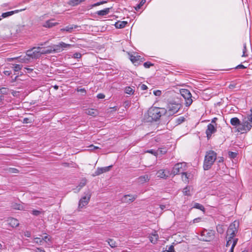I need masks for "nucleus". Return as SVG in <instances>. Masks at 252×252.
<instances>
[{
  "mask_svg": "<svg viewBox=\"0 0 252 252\" xmlns=\"http://www.w3.org/2000/svg\"><path fill=\"white\" fill-rule=\"evenodd\" d=\"M166 112V110L164 108L152 107L149 109L147 112L148 117H147L146 114H145V117L147 118L148 122L157 121Z\"/></svg>",
  "mask_w": 252,
  "mask_h": 252,
  "instance_id": "nucleus-1",
  "label": "nucleus"
},
{
  "mask_svg": "<svg viewBox=\"0 0 252 252\" xmlns=\"http://www.w3.org/2000/svg\"><path fill=\"white\" fill-rule=\"evenodd\" d=\"M217 154L212 150L207 151L205 156L203 168L205 170L210 169L215 161L216 160Z\"/></svg>",
  "mask_w": 252,
  "mask_h": 252,
  "instance_id": "nucleus-2",
  "label": "nucleus"
},
{
  "mask_svg": "<svg viewBox=\"0 0 252 252\" xmlns=\"http://www.w3.org/2000/svg\"><path fill=\"white\" fill-rule=\"evenodd\" d=\"M183 107L182 101L177 97V100L171 101L168 103V112L169 114H174L177 113Z\"/></svg>",
  "mask_w": 252,
  "mask_h": 252,
  "instance_id": "nucleus-3",
  "label": "nucleus"
},
{
  "mask_svg": "<svg viewBox=\"0 0 252 252\" xmlns=\"http://www.w3.org/2000/svg\"><path fill=\"white\" fill-rule=\"evenodd\" d=\"M180 93L181 95L185 99V105L186 106H190L193 102L192 95L190 91L188 89H181L180 90Z\"/></svg>",
  "mask_w": 252,
  "mask_h": 252,
  "instance_id": "nucleus-4",
  "label": "nucleus"
},
{
  "mask_svg": "<svg viewBox=\"0 0 252 252\" xmlns=\"http://www.w3.org/2000/svg\"><path fill=\"white\" fill-rule=\"evenodd\" d=\"M215 234L214 230L204 229L201 232L202 238L200 240L203 241L210 242L214 238Z\"/></svg>",
  "mask_w": 252,
  "mask_h": 252,
  "instance_id": "nucleus-5",
  "label": "nucleus"
},
{
  "mask_svg": "<svg viewBox=\"0 0 252 252\" xmlns=\"http://www.w3.org/2000/svg\"><path fill=\"white\" fill-rule=\"evenodd\" d=\"M238 226L239 223L236 221H234L230 224L226 232L227 236H228V237L234 239V237L236 235V233L238 231Z\"/></svg>",
  "mask_w": 252,
  "mask_h": 252,
  "instance_id": "nucleus-6",
  "label": "nucleus"
},
{
  "mask_svg": "<svg viewBox=\"0 0 252 252\" xmlns=\"http://www.w3.org/2000/svg\"><path fill=\"white\" fill-rule=\"evenodd\" d=\"M252 127L251 123L246 121V119H244L242 123H240V125L238 126L237 131L243 133L247 132L250 131Z\"/></svg>",
  "mask_w": 252,
  "mask_h": 252,
  "instance_id": "nucleus-7",
  "label": "nucleus"
},
{
  "mask_svg": "<svg viewBox=\"0 0 252 252\" xmlns=\"http://www.w3.org/2000/svg\"><path fill=\"white\" fill-rule=\"evenodd\" d=\"M185 170H186V163H178L173 167L171 174L175 176L180 173L182 174Z\"/></svg>",
  "mask_w": 252,
  "mask_h": 252,
  "instance_id": "nucleus-8",
  "label": "nucleus"
},
{
  "mask_svg": "<svg viewBox=\"0 0 252 252\" xmlns=\"http://www.w3.org/2000/svg\"><path fill=\"white\" fill-rule=\"evenodd\" d=\"M39 47H33L31 50L27 51L26 55L32 59H38L40 57Z\"/></svg>",
  "mask_w": 252,
  "mask_h": 252,
  "instance_id": "nucleus-9",
  "label": "nucleus"
},
{
  "mask_svg": "<svg viewBox=\"0 0 252 252\" xmlns=\"http://www.w3.org/2000/svg\"><path fill=\"white\" fill-rule=\"evenodd\" d=\"M91 194L90 193V191H88L86 194V195L82 197L79 202V208H83V207L86 206L90 200V198H91Z\"/></svg>",
  "mask_w": 252,
  "mask_h": 252,
  "instance_id": "nucleus-10",
  "label": "nucleus"
},
{
  "mask_svg": "<svg viewBox=\"0 0 252 252\" xmlns=\"http://www.w3.org/2000/svg\"><path fill=\"white\" fill-rule=\"evenodd\" d=\"M129 59L135 65H138L141 63H142L144 60V58H142L139 55H135L132 54L129 55Z\"/></svg>",
  "mask_w": 252,
  "mask_h": 252,
  "instance_id": "nucleus-11",
  "label": "nucleus"
},
{
  "mask_svg": "<svg viewBox=\"0 0 252 252\" xmlns=\"http://www.w3.org/2000/svg\"><path fill=\"white\" fill-rule=\"evenodd\" d=\"M217 131L216 127L212 124H209L207 126V128L206 130V134L208 139H210L212 135Z\"/></svg>",
  "mask_w": 252,
  "mask_h": 252,
  "instance_id": "nucleus-12",
  "label": "nucleus"
},
{
  "mask_svg": "<svg viewBox=\"0 0 252 252\" xmlns=\"http://www.w3.org/2000/svg\"><path fill=\"white\" fill-rule=\"evenodd\" d=\"M227 241L226 244V247H229L231 243H232L231 249L230 250V252H234V249L235 246L236 245L237 242H238V238H230L229 237L227 238Z\"/></svg>",
  "mask_w": 252,
  "mask_h": 252,
  "instance_id": "nucleus-13",
  "label": "nucleus"
},
{
  "mask_svg": "<svg viewBox=\"0 0 252 252\" xmlns=\"http://www.w3.org/2000/svg\"><path fill=\"white\" fill-rule=\"evenodd\" d=\"M137 197V195H132L131 194L125 195L122 198L123 202L130 203L134 201Z\"/></svg>",
  "mask_w": 252,
  "mask_h": 252,
  "instance_id": "nucleus-14",
  "label": "nucleus"
},
{
  "mask_svg": "<svg viewBox=\"0 0 252 252\" xmlns=\"http://www.w3.org/2000/svg\"><path fill=\"white\" fill-rule=\"evenodd\" d=\"M112 165H110L104 167H98L95 171L94 176H98L101 174L103 173L106 172L110 170L112 168Z\"/></svg>",
  "mask_w": 252,
  "mask_h": 252,
  "instance_id": "nucleus-15",
  "label": "nucleus"
},
{
  "mask_svg": "<svg viewBox=\"0 0 252 252\" xmlns=\"http://www.w3.org/2000/svg\"><path fill=\"white\" fill-rule=\"evenodd\" d=\"M80 26L76 25H69L65 27L64 28H63L61 29V31L62 32H68L71 33L74 30L79 28Z\"/></svg>",
  "mask_w": 252,
  "mask_h": 252,
  "instance_id": "nucleus-16",
  "label": "nucleus"
},
{
  "mask_svg": "<svg viewBox=\"0 0 252 252\" xmlns=\"http://www.w3.org/2000/svg\"><path fill=\"white\" fill-rule=\"evenodd\" d=\"M40 55H46L52 53L51 46H49L46 48H42L39 47Z\"/></svg>",
  "mask_w": 252,
  "mask_h": 252,
  "instance_id": "nucleus-17",
  "label": "nucleus"
},
{
  "mask_svg": "<svg viewBox=\"0 0 252 252\" xmlns=\"http://www.w3.org/2000/svg\"><path fill=\"white\" fill-rule=\"evenodd\" d=\"M182 174V178L183 181L185 183H189V179H190L192 177V175L190 173H189L185 171H184Z\"/></svg>",
  "mask_w": 252,
  "mask_h": 252,
  "instance_id": "nucleus-18",
  "label": "nucleus"
},
{
  "mask_svg": "<svg viewBox=\"0 0 252 252\" xmlns=\"http://www.w3.org/2000/svg\"><path fill=\"white\" fill-rule=\"evenodd\" d=\"M8 224L12 227H15L19 226V221L15 218H9L7 220Z\"/></svg>",
  "mask_w": 252,
  "mask_h": 252,
  "instance_id": "nucleus-19",
  "label": "nucleus"
},
{
  "mask_svg": "<svg viewBox=\"0 0 252 252\" xmlns=\"http://www.w3.org/2000/svg\"><path fill=\"white\" fill-rule=\"evenodd\" d=\"M85 112L86 114L92 116H96L98 114V112L96 109L89 108L85 110Z\"/></svg>",
  "mask_w": 252,
  "mask_h": 252,
  "instance_id": "nucleus-20",
  "label": "nucleus"
},
{
  "mask_svg": "<svg viewBox=\"0 0 252 252\" xmlns=\"http://www.w3.org/2000/svg\"><path fill=\"white\" fill-rule=\"evenodd\" d=\"M84 1L85 0H70L67 2V4L70 6H75L78 5Z\"/></svg>",
  "mask_w": 252,
  "mask_h": 252,
  "instance_id": "nucleus-21",
  "label": "nucleus"
},
{
  "mask_svg": "<svg viewBox=\"0 0 252 252\" xmlns=\"http://www.w3.org/2000/svg\"><path fill=\"white\" fill-rule=\"evenodd\" d=\"M127 22L126 21H118L115 23V26L117 29H123L125 28Z\"/></svg>",
  "mask_w": 252,
  "mask_h": 252,
  "instance_id": "nucleus-22",
  "label": "nucleus"
},
{
  "mask_svg": "<svg viewBox=\"0 0 252 252\" xmlns=\"http://www.w3.org/2000/svg\"><path fill=\"white\" fill-rule=\"evenodd\" d=\"M110 8H106L103 10L97 11L96 13L99 16H104L107 15L110 11Z\"/></svg>",
  "mask_w": 252,
  "mask_h": 252,
  "instance_id": "nucleus-23",
  "label": "nucleus"
},
{
  "mask_svg": "<svg viewBox=\"0 0 252 252\" xmlns=\"http://www.w3.org/2000/svg\"><path fill=\"white\" fill-rule=\"evenodd\" d=\"M15 59H19V62H21V63H28L30 61L29 59L28 58H27L26 56H25L22 58H21L20 57H18L17 58H9V59H8V61H13Z\"/></svg>",
  "mask_w": 252,
  "mask_h": 252,
  "instance_id": "nucleus-24",
  "label": "nucleus"
},
{
  "mask_svg": "<svg viewBox=\"0 0 252 252\" xmlns=\"http://www.w3.org/2000/svg\"><path fill=\"white\" fill-rule=\"evenodd\" d=\"M53 21V20H50L47 21L43 25V26L46 28H51L58 24L57 23L54 22Z\"/></svg>",
  "mask_w": 252,
  "mask_h": 252,
  "instance_id": "nucleus-25",
  "label": "nucleus"
},
{
  "mask_svg": "<svg viewBox=\"0 0 252 252\" xmlns=\"http://www.w3.org/2000/svg\"><path fill=\"white\" fill-rule=\"evenodd\" d=\"M240 121L237 117L232 118L230 120V124L234 126H238L240 124Z\"/></svg>",
  "mask_w": 252,
  "mask_h": 252,
  "instance_id": "nucleus-26",
  "label": "nucleus"
},
{
  "mask_svg": "<svg viewBox=\"0 0 252 252\" xmlns=\"http://www.w3.org/2000/svg\"><path fill=\"white\" fill-rule=\"evenodd\" d=\"M19 12L18 10H14V11H8L6 12L3 13L1 14V17L3 18L7 17L8 16L12 15L14 13H16Z\"/></svg>",
  "mask_w": 252,
  "mask_h": 252,
  "instance_id": "nucleus-27",
  "label": "nucleus"
},
{
  "mask_svg": "<svg viewBox=\"0 0 252 252\" xmlns=\"http://www.w3.org/2000/svg\"><path fill=\"white\" fill-rule=\"evenodd\" d=\"M158 177L161 178H164L166 179L168 177V175H166V174L165 173V171L164 170H159L158 173Z\"/></svg>",
  "mask_w": 252,
  "mask_h": 252,
  "instance_id": "nucleus-28",
  "label": "nucleus"
},
{
  "mask_svg": "<svg viewBox=\"0 0 252 252\" xmlns=\"http://www.w3.org/2000/svg\"><path fill=\"white\" fill-rule=\"evenodd\" d=\"M52 53L60 52L62 50L60 46V44L58 45H54L53 46H51Z\"/></svg>",
  "mask_w": 252,
  "mask_h": 252,
  "instance_id": "nucleus-29",
  "label": "nucleus"
},
{
  "mask_svg": "<svg viewBox=\"0 0 252 252\" xmlns=\"http://www.w3.org/2000/svg\"><path fill=\"white\" fill-rule=\"evenodd\" d=\"M139 182L141 183H144L149 180V176L148 175H144L140 176L139 178Z\"/></svg>",
  "mask_w": 252,
  "mask_h": 252,
  "instance_id": "nucleus-30",
  "label": "nucleus"
},
{
  "mask_svg": "<svg viewBox=\"0 0 252 252\" xmlns=\"http://www.w3.org/2000/svg\"><path fill=\"white\" fill-rule=\"evenodd\" d=\"M158 235L156 233H155L154 234H152V236L150 237V240L152 243L155 244L158 241Z\"/></svg>",
  "mask_w": 252,
  "mask_h": 252,
  "instance_id": "nucleus-31",
  "label": "nucleus"
},
{
  "mask_svg": "<svg viewBox=\"0 0 252 252\" xmlns=\"http://www.w3.org/2000/svg\"><path fill=\"white\" fill-rule=\"evenodd\" d=\"M183 193L185 195L190 196V187H186L183 189Z\"/></svg>",
  "mask_w": 252,
  "mask_h": 252,
  "instance_id": "nucleus-32",
  "label": "nucleus"
},
{
  "mask_svg": "<svg viewBox=\"0 0 252 252\" xmlns=\"http://www.w3.org/2000/svg\"><path fill=\"white\" fill-rule=\"evenodd\" d=\"M193 208L199 209L200 210L204 211L205 208L204 206L198 203H195L193 205Z\"/></svg>",
  "mask_w": 252,
  "mask_h": 252,
  "instance_id": "nucleus-33",
  "label": "nucleus"
},
{
  "mask_svg": "<svg viewBox=\"0 0 252 252\" xmlns=\"http://www.w3.org/2000/svg\"><path fill=\"white\" fill-rule=\"evenodd\" d=\"M157 152H158L157 156L158 155H162L165 154L167 152V149L166 148H161L157 150Z\"/></svg>",
  "mask_w": 252,
  "mask_h": 252,
  "instance_id": "nucleus-34",
  "label": "nucleus"
},
{
  "mask_svg": "<svg viewBox=\"0 0 252 252\" xmlns=\"http://www.w3.org/2000/svg\"><path fill=\"white\" fill-rule=\"evenodd\" d=\"M217 231L220 234H222L224 232V229L222 225L218 224L216 226Z\"/></svg>",
  "mask_w": 252,
  "mask_h": 252,
  "instance_id": "nucleus-35",
  "label": "nucleus"
},
{
  "mask_svg": "<svg viewBox=\"0 0 252 252\" xmlns=\"http://www.w3.org/2000/svg\"><path fill=\"white\" fill-rule=\"evenodd\" d=\"M22 65L20 64H13L12 68L15 72L20 70L22 68Z\"/></svg>",
  "mask_w": 252,
  "mask_h": 252,
  "instance_id": "nucleus-36",
  "label": "nucleus"
},
{
  "mask_svg": "<svg viewBox=\"0 0 252 252\" xmlns=\"http://www.w3.org/2000/svg\"><path fill=\"white\" fill-rule=\"evenodd\" d=\"M86 180H82V181L79 184V186L77 187V191H79L82 188H83L84 186H85L86 185Z\"/></svg>",
  "mask_w": 252,
  "mask_h": 252,
  "instance_id": "nucleus-37",
  "label": "nucleus"
},
{
  "mask_svg": "<svg viewBox=\"0 0 252 252\" xmlns=\"http://www.w3.org/2000/svg\"><path fill=\"white\" fill-rule=\"evenodd\" d=\"M125 92L126 94H132L134 93L133 90L130 87H126L125 88Z\"/></svg>",
  "mask_w": 252,
  "mask_h": 252,
  "instance_id": "nucleus-38",
  "label": "nucleus"
},
{
  "mask_svg": "<svg viewBox=\"0 0 252 252\" xmlns=\"http://www.w3.org/2000/svg\"><path fill=\"white\" fill-rule=\"evenodd\" d=\"M228 155L229 158H232V159H234L237 157L238 154L236 152L229 151V152H228Z\"/></svg>",
  "mask_w": 252,
  "mask_h": 252,
  "instance_id": "nucleus-39",
  "label": "nucleus"
},
{
  "mask_svg": "<svg viewBox=\"0 0 252 252\" xmlns=\"http://www.w3.org/2000/svg\"><path fill=\"white\" fill-rule=\"evenodd\" d=\"M146 0H141L140 3L137 5V6L135 7L136 10H138L140 9L141 7L145 3Z\"/></svg>",
  "mask_w": 252,
  "mask_h": 252,
  "instance_id": "nucleus-40",
  "label": "nucleus"
},
{
  "mask_svg": "<svg viewBox=\"0 0 252 252\" xmlns=\"http://www.w3.org/2000/svg\"><path fill=\"white\" fill-rule=\"evenodd\" d=\"M247 49L246 44V43H244L243 44V49L242 57H248V54H247Z\"/></svg>",
  "mask_w": 252,
  "mask_h": 252,
  "instance_id": "nucleus-41",
  "label": "nucleus"
},
{
  "mask_svg": "<svg viewBox=\"0 0 252 252\" xmlns=\"http://www.w3.org/2000/svg\"><path fill=\"white\" fill-rule=\"evenodd\" d=\"M12 207L14 209L17 210H22L23 209V206L21 204L15 203L12 205Z\"/></svg>",
  "mask_w": 252,
  "mask_h": 252,
  "instance_id": "nucleus-42",
  "label": "nucleus"
},
{
  "mask_svg": "<svg viewBox=\"0 0 252 252\" xmlns=\"http://www.w3.org/2000/svg\"><path fill=\"white\" fill-rule=\"evenodd\" d=\"M59 44L62 50H63V48H66L70 46V44H66L63 42H61Z\"/></svg>",
  "mask_w": 252,
  "mask_h": 252,
  "instance_id": "nucleus-43",
  "label": "nucleus"
},
{
  "mask_svg": "<svg viewBox=\"0 0 252 252\" xmlns=\"http://www.w3.org/2000/svg\"><path fill=\"white\" fill-rule=\"evenodd\" d=\"M251 111L252 112V114L249 115L247 118L245 119L246 121L249 122L250 123H251V125H252V109H251Z\"/></svg>",
  "mask_w": 252,
  "mask_h": 252,
  "instance_id": "nucleus-44",
  "label": "nucleus"
},
{
  "mask_svg": "<svg viewBox=\"0 0 252 252\" xmlns=\"http://www.w3.org/2000/svg\"><path fill=\"white\" fill-rule=\"evenodd\" d=\"M143 65L145 68H150L151 66H153L154 64L150 62H147L144 63Z\"/></svg>",
  "mask_w": 252,
  "mask_h": 252,
  "instance_id": "nucleus-45",
  "label": "nucleus"
},
{
  "mask_svg": "<svg viewBox=\"0 0 252 252\" xmlns=\"http://www.w3.org/2000/svg\"><path fill=\"white\" fill-rule=\"evenodd\" d=\"M185 120V118L183 117H181L179 118H178L177 120H176V123L178 124V125H179L181 123H182L183 122H184Z\"/></svg>",
  "mask_w": 252,
  "mask_h": 252,
  "instance_id": "nucleus-46",
  "label": "nucleus"
},
{
  "mask_svg": "<svg viewBox=\"0 0 252 252\" xmlns=\"http://www.w3.org/2000/svg\"><path fill=\"white\" fill-rule=\"evenodd\" d=\"M108 243H109V245L112 248L117 247V245H116L115 242L112 239H109V240L108 241Z\"/></svg>",
  "mask_w": 252,
  "mask_h": 252,
  "instance_id": "nucleus-47",
  "label": "nucleus"
},
{
  "mask_svg": "<svg viewBox=\"0 0 252 252\" xmlns=\"http://www.w3.org/2000/svg\"><path fill=\"white\" fill-rule=\"evenodd\" d=\"M31 213L34 216H38L41 213V212L38 210H33L32 211Z\"/></svg>",
  "mask_w": 252,
  "mask_h": 252,
  "instance_id": "nucleus-48",
  "label": "nucleus"
},
{
  "mask_svg": "<svg viewBox=\"0 0 252 252\" xmlns=\"http://www.w3.org/2000/svg\"><path fill=\"white\" fill-rule=\"evenodd\" d=\"M146 153H150L155 156H157V153L158 152H157V151H155L153 149H151V150H147L146 151Z\"/></svg>",
  "mask_w": 252,
  "mask_h": 252,
  "instance_id": "nucleus-49",
  "label": "nucleus"
},
{
  "mask_svg": "<svg viewBox=\"0 0 252 252\" xmlns=\"http://www.w3.org/2000/svg\"><path fill=\"white\" fill-rule=\"evenodd\" d=\"M9 172L12 173H17L19 171L17 169L15 168H10L9 169Z\"/></svg>",
  "mask_w": 252,
  "mask_h": 252,
  "instance_id": "nucleus-50",
  "label": "nucleus"
},
{
  "mask_svg": "<svg viewBox=\"0 0 252 252\" xmlns=\"http://www.w3.org/2000/svg\"><path fill=\"white\" fill-rule=\"evenodd\" d=\"M82 55L79 53H75L73 54V58L75 59H80Z\"/></svg>",
  "mask_w": 252,
  "mask_h": 252,
  "instance_id": "nucleus-51",
  "label": "nucleus"
},
{
  "mask_svg": "<svg viewBox=\"0 0 252 252\" xmlns=\"http://www.w3.org/2000/svg\"><path fill=\"white\" fill-rule=\"evenodd\" d=\"M153 93L156 96H160L161 94V92L160 90L154 91Z\"/></svg>",
  "mask_w": 252,
  "mask_h": 252,
  "instance_id": "nucleus-52",
  "label": "nucleus"
},
{
  "mask_svg": "<svg viewBox=\"0 0 252 252\" xmlns=\"http://www.w3.org/2000/svg\"><path fill=\"white\" fill-rule=\"evenodd\" d=\"M106 1H102L98 2H96V3H94V4L93 5V6H94V7L100 5L101 4H104V3H106Z\"/></svg>",
  "mask_w": 252,
  "mask_h": 252,
  "instance_id": "nucleus-53",
  "label": "nucleus"
},
{
  "mask_svg": "<svg viewBox=\"0 0 252 252\" xmlns=\"http://www.w3.org/2000/svg\"><path fill=\"white\" fill-rule=\"evenodd\" d=\"M246 67L244 65L240 64L238 65L237 66L235 67V69H244L246 68Z\"/></svg>",
  "mask_w": 252,
  "mask_h": 252,
  "instance_id": "nucleus-54",
  "label": "nucleus"
},
{
  "mask_svg": "<svg viewBox=\"0 0 252 252\" xmlns=\"http://www.w3.org/2000/svg\"><path fill=\"white\" fill-rule=\"evenodd\" d=\"M97 97L98 99H103L104 98L105 95L103 94L100 93L97 95Z\"/></svg>",
  "mask_w": 252,
  "mask_h": 252,
  "instance_id": "nucleus-55",
  "label": "nucleus"
},
{
  "mask_svg": "<svg viewBox=\"0 0 252 252\" xmlns=\"http://www.w3.org/2000/svg\"><path fill=\"white\" fill-rule=\"evenodd\" d=\"M35 239L37 240V241H36V242L37 243L39 244L40 245H43V240L40 239H39L38 238H36Z\"/></svg>",
  "mask_w": 252,
  "mask_h": 252,
  "instance_id": "nucleus-56",
  "label": "nucleus"
},
{
  "mask_svg": "<svg viewBox=\"0 0 252 252\" xmlns=\"http://www.w3.org/2000/svg\"><path fill=\"white\" fill-rule=\"evenodd\" d=\"M141 90H146L148 89L147 86L145 84H142L140 86Z\"/></svg>",
  "mask_w": 252,
  "mask_h": 252,
  "instance_id": "nucleus-57",
  "label": "nucleus"
},
{
  "mask_svg": "<svg viewBox=\"0 0 252 252\" xmlns=\"http://www.w3.org/2000/svg\"><path fill=\"white\" fill-rule=\"evenodd\" d=\"M236 83H232V84H230L229 85L228 88L230 89H233L236 88Z\"/></svg>",
  "mask_w": 252,
  "mask_h": 252,
  "instance_id": "nucleus-58",
  "label": "nucleus"
},
{
  "mask_svg": "<svg viewBox=\"0 0 252 252\" xmlns=\"http://www.w3.org/2000/svg\"><path fill=\"white\" fill-rule=\"evenodd\" d=\"M77 91L78 92L84 93L85 94H86V91L84 88H81V89L77 88Z\"/></svg>",
  "mask_w": 252,
  "mask_h": 252,
  "instance_id": "nucleus-59",
  "label": "nucleus"
},
{
  "mask_svg": "<svg viewBox=\"0 0 252 252\" xmlns=\"http://www.w3.org/2000/svg\"><path fill=\"white\" fill-rule=\"evenodd\" d=\"M43 240V241H45V242H47V241H50V238L48 236L46 235V236H45L42 239Z\"/></svg>",
  "mask_w": 252,
  "mask_h": 252,
  "instance_id": "nucleus-60",
  "label": "nucleus"
},
{
  "mask_svg": "<svg viewBox=\"0 0 252 252\" xmlns=\"http://www.w3.org/2000/svg\"><path fill=\"white\" fill-rule=\"evenodd\" d=\"M3 73L7 76H9L11 74V71L5 70L3 71Z\"/></svg>",
  "mask_w": 252,
  "mask_h": 252,
  "instance_id": "nucleus-61",
  "label": "nucleus"
},
{
  "mask_svg": "<svg viewBox=\"0 0 252 252\" xmlns=\"http://www.w3.org/2000/svg\"><path fill=\"white\" fill-rule=\"evenodd\" d=\"M201 220V218H195L193 220V223H196V222H198L200 221V220Z\"/></svg>",
  "mask_w": 252,
  "mask_h": 252,
  "instance_id": "nucleus-62",
  "label": "nucleus"
},
{
  "mask_svg": "<svg viewBox=\"0 0 252 252\" xmlns=\"http://www.w3.org/2000/svg\"><path fill=\"white\" fill-rule=\"evenodd\" d=\"M35 252H46L43 249H42L40 248H37Z\"/></svg>",
  "mask_w": 252,
  "mask_h": 252,
  "instance_id": "nucleus-63",
  "label": "nucleus"
},
{
  "mask_svg": "<svg viewBox=\"0 0 252 252\" xmlns=\"http://www.w3.org/2000/svg\"><path fill=\"white\" fill-rule=\"evenodd\" d=\"M25 69H26L27 70V72L28 73H31L33 70V69L28 67H25Z\"/></svg>",
  "mask_w": 252,
  "mask_h": 252,
  "instance_id": "nucleus-64",
  "label": "nucleus"
}]
</instances>
